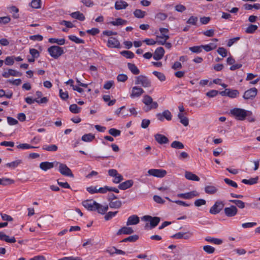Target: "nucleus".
Segmentation results:
<instances>
[{"label": "nucleus", "mask_w": 260, "mask_h": 260, "mask_svg": "<svg viewBox=\"0 0 260 260\" xmlns=\"http://www.w3.org/2000/svg\"><path fill=\"white\" fill-rule=\"evenodd\" d=\"M103 98L104 101L105 102H108V106L113 105L116 102V101L115 100H111L110 96L109 95H104Z\"/></svg>", "instance_id": "48"}, {"label": "nucleus", "mask_w": 260, "mask_h": 260, "mask_svg": "<svg viewBox=\"0 0 260 260\" xmlns=\"http://www.w3.org/2000/svg\"><path fill=\"white\" fill-rule=\"evenodd\" d=\"M144 92V90L139 87L137 86L133 87L131 91V98H137L142 95Z\"/></svg>", "instance_id": "15"}, {"label": "nucleus", "mask_w": 260, "mask_h": 260, "mask_svg": "<svg viewBox=\"0 0 260 260\" xmlns=\"http://www.w3.org/2000/svg\"><path fill=\"white\" fill-rule=\"evenodd\" d=\"M5 63L7 66H12L14 63V56H7L5 58Z\"/></svg>", "instance_id": "52"}, {"label": "nucleus", "mask_w": 260, "mask_h": 260, "mask_svg": "<svg viewBox=\"0 0 260 260\" xmlns=\"http://www.w3.org/2000/svg\"><path fill=\"white\" fill-rule=\"evenodd\" d=\"M178 118L180 120V122L181 124H182L184 126H186L189 124V119L185 116V114L184 113H179L178 114Z\"/></svg>", "instance_id": "22"}, {"label": "nucleus", "mask_w": 260, "mask_h": 260, "mask_svg": "<svg viewBox=\"0 0 260 260\" xmlns=\"http://www.w3.org/2000/svg\"><path fill=\"white\" fill-rule=\"evenodd\" d=\"M70 111L73 113H78L80 112L81 108L79 107L76 104H72L69 107Z\"/></svg>", "instance_id": "44"}, {"label": "nucleus", "mask_w": 260, "mask_h": 260, "mask_svg": "<svg viewBox=\"0 0 260 260\" xmlns=\"http://www.w3.org/2000/svg\"><path fill=\"white\" fill-rule=\"evenodd\" d=\"M159 31L160 32V36H157L156 39H165L168 40L169 39V29L166 28H160Z\"/></svg>", "instance_id": "23"}, {"label": "nucleus", "mask_w": 260, "mask_h": 260, "mask_svg": "<svg viewBox=\"0 0 260 260\" xmlns=\"http://www.w3.org/2000/svg\"><path fill=\"white\" fill-rule=\"evenodd\" d=\"M198 21V18L196 16H191L187 20V23L193 25H196Z\"/></svg>", "instance_id": "51"}, {"label": "nucleus", "mask_w": 260, "mask_h": 260, "mask_svg": "<svg viewBox=\"0 0 260 260\" xmlns=\"http://www.w3.org/2000/svg\"><path fill=\"white\" fill-rule=\"evenodd\" d=\"M224 211L225 214L228 217H233L237 214L238 209L235 206H231L229 207L225 208Z\"/></svg>", "instance_id": "14"}, {"label": "nucleus", "mask_w": 260, "mask_h": 260, "mask_svg": "<svg viewBox=\"0 0 260 260\" xmlns=\"http://www.w3.org/2000/svg\"><path fill=\"white\" fill-rule=\"evenodd\" d=\"M218 53L222 57H225L227 55V51L223 47H219L217 50Z\"/></svg>", "instance_id": "64"}, {"label": "nucleus", "mask_w": 260, "mask_h": 260, "mask_svg": "<svg viewBox=\"0 0 260 260\" xmlns=\"http://www.w3.org/2000/svg\"><path fill=\"white\" fill-rule=\"evenodd\" d=\"M120 45L119 41L115 38L110 37L107 42V46L111 48H118Z\"/></svg>", "instance_id": "21"}, {"label": "nucleus", "mask_w": 260, "mask_h": 260, "mask_svg": "<svg viewBox=\"0 0 260 260\" xmlns=\"http://www.w3.org/2000/svg\"><path fill=\"white\" fill-rule=\"evenodd\" d=\"M147 173L150 176L158 178L164 177L167 174V171L162 169H150L148 171Z\"/></svg>", "instance_id": "9"}, {"label": "nucleus", "mask_w": 260, "mask_h": 260, "mask_svg": "<svg viewBox=\"0 0 260 260\" xmlns=\"http://www.w3.org/2000/svg\"><path fill=\"white\" fill-rule=\"evenodd\" d=\"M162 114L164 118L167 120L169 121L172 119V115L171 113L168 110H165Z\"/></svg>", "instance_id": "61"}, {"label": "nucleus", "mask_w": 260, "mask_h": 260, "mask_svg": "<svg viewBox=\"0 0 260 260\" xmlns=\"http://www.w3.org/2000/svg\"><path fill=\"white\" fill-rule=\"evenodd\" d=\"M230 202L235 204L240 209H243L245 207V203L241 200H231Z\"/></svg>", "instance_id": "36"}, {"label": "nucleus", "mask_w": 260, "mask_h": 260, "mask_svg": "<svg viewBox=\"0 0 260 260\" xmlns=\"http://www.w3.org/2000/svg\"><path fill=\"white\" fill-rule=\"evenodd\" d=\"M127 6L128 4L123 1H117L115 4V8L117 10L124 9Z\"/></svg>", "instance_id": "28"}, {"label": "nucleus", "mask_w": 260, "mask_h": 260, "mask_svg": "<svg viewBox=\"0 0 260 260\" xmlns=\"http://www.w3.org/2000/svg\"><path fill=\"white\" fill-rule=\"evenodd\" d=\"M133 14L136 18H143L145 16L146 13L140 9H136L134 11Z\"/></svg>", "instance_id": "31"}, {"label": "nucleus", "mask_w": 260, "mask_h": 260, "mask_svg": "<svg viewBox=\"0 0 260 260\" xmlns=\"http://www.w3.org/2000/svg\"><path fill=\"white\" fill-rule=\"evenodd\" d=\"M95 138L94 136L92 134H85L82 137V140L85 142H91Z\"/></svg>", "instance_id": "32"}, {"label": "nucleus", "mask_w": 260, "mask_h": 260, "mask_svg": "<svg viewBox=\"0 0 260 260\" xmlns=\"http://www.w3.org/2000/svg\"><path fill=\"white\" fill-rule=\"evenodd\" d=\"M22 161L20 159H17L11 162L6 164V166L9 167L11 169H15L21 163Z\"/></svg>", "instance_id": "37"}, {"label": "nucleus", "mask_w": 260, "mask_h": 260, "mask_svg": "<svg viewBox=\"0 0 260 260\" xmlns=\"http://www.w3.org/2000/svg\"><path fill=\"white\" fill-rule=\"evenodd\" d=\"M203 49L206 52H209L215 49L217 47V45L214 43H210L208 44L202 45Z\"/></svg>", "instance_id": "30"}, {"label": "nucleus", "mask_w": 260, "mask_h": 260, "mask_svg": "<svg viewBox=\"0 0 260 260\" xmlns=\"http://www.w3.org/2000/svg\"><path fill=\"white\" fill-rule=\"evenodd\" d=\"M14 181L12 180L9 178H0V185H7L8 184H11Z\"/></svg>", "instance_id": "50"}, {"label": "nucleus", "mask_w": 260, "mask_h": 260, "mask_svg": "<svg viewBox=\"0 0 260 260\" xmlns=\"http://www.w3.org/2000/svg\"><path fill=\"white\" fill-rule=\"evenodd\" d=\"M221 96H227L230 98H235L239 94V92L236 89L226 88L224 91L219 92Z\"/></svg>", "instance_id": "8"}, {"label": "nucleus", "mask_w": 260, "mask_h": 260, "mask_svg": "<svg viewBox=\"0 0 260 260\" xmlns=\"http://www.w3.org/2000/svg\"><path fill=\"white\" fill-rule=\"evenodd\" d=\"M243 7L245 10H251L252 8L258 10L260 9V4L258 3L253 5L246 4L243 5Z\"/></svg>", "instance_id": "39"}, {"label": "nucleus", "mask_w": 260, "mask_h": 260, "mask_svg": "<svg viewBox=\"0 0 260 260\" xmlns=\"http://www.w3.org/2000/svg\"><path fill=\"white\" fill-rule=\"evenodd\" d=\"M108 174L112 178V181L115 184H118L123 180V176L116 169H109L108 171Z\"/></svg>", "instance_id": "6"}, {"label": "nucleus", "mask_w": 260, "mask_h": 260, "mask_svg": "<svg viewBox=\"0 0 260 260\" xmlns=\"http://www.w3.org/2000/svg\"><path fill=\"white\" fill-rule=\"evenodd\" d=\"M155 140L160 144H167L169 142L168 139L164 135L157 134L154 136Z\"/></svg>", "instance_id": "20"}, {"label": "nucleus", "mask_w": 260, "mask_h": 260, "mask_svg": "<svg viewBox=\"0 0 260 260\" xmlns=\"http://www.w3.org/2000/svg\"><path fill=\"white\" fill-rule=\"evenodd\" d=\"M48 42L51 44H57L58 45H63L66 43V40L63 38L57 39V38H49Z\"/></svg>", "instance_id": "26"}, {"label": "nucleus", "mask_w": 260, "mask_h": 260, "mask_svg": "<svg viewBox=\"0 0 260 260\" xmlns=\"http://www.w3.org/2000/svg\"><path fill=\"white\" fill-rule=\"evenodd\" d=\"M143 102L145 105L144 110L146 111H149L151 109H156L158 107L157 103L156 102H153L152 98L148 95L144 96Z\"/></svg>", "instance_id": "4"}, {"label": "nucleus", "mask_w": 260, "mask_h": 260, "mask_svg": "<svg viewBox=\"0 0 260 260\" xmlns=\"http://www.w3.org/2000/svg\"><path fill=\"white\" fill-rule=\"evenodd\" d=\"M118 211L115 212H109L105 216V219L106 220H109L115 216Z\"/></svg>", "instance_id": "59"}, {"label": "nucleus", "mask_w": 260, "mask_h": 260, "mask_svg": "<svg viewBox=\"0 0 260 260\" xmlns=\"http://www.w3.org/2000/svg\"><path fill=\"white\" fill-rule=\"evenodd\" d=\"M130 187V180H127L123 182L118 185V188L122 190H125Z\"/></svg>", "instance_id": "45"}, {"label": "nucleus", "mask_w": 260, "mask_h": 260, "mask_svg": "<svg viewBox=\"0 0 260 260\" xmlns=\"http://www.w3.org/2000/svg\"><path fill=\"white\" fill-rule=\"evenodd\" d=\"M258 177L255 178H251L248 180L244 179L242 180V182L245 184L253 185L256 184L257 182Z\"/></svg>", "instance_id": "33"}, {"label": "nucleus", "mask_w": 260, "mask_h": 260, "mask_svg": "<svg viewBox=\"0 0 260 260\" xmlns=\"http://www.w3.org/2000/svg\"><path fill=\"white\" fill-rule=\"evenodd\" d=\"M257 93V90L256 88H251L244 92L243 98L246 100H252L256 96Z\"/></svg>", "instance_id": "10"}, {"label": "nucleus", "mask_w": 260, "mask_h": 260, "mask_svg": "<svg viewBox=\"0 0 260 260\" xmlns=\"http://www.w3.org/2000/svg\"><path fill=\"white\" fill-rule=\"evenodd\" d=\"M171 146L173 148L178 149H183L184 148L183 144L182 142L178 141H173L171 143Z\"/></svg>", "instance_id": "34"}, {"label": "nucleus", "mask_w": 260, "mask_h": 260, "mask_svg": "<svg viewBox=\"0 0 260 260\" xmlns=\"http://www.w3.org/2000/svg\"><path fill=\"white\" fill-rule=\"evenodd\" d=\"M224 206L222 202H216L210 208V213L212 214H216L220 212Z\"/></svg>", "instance_id": "11"}, {"label": "nucleus", "mask_w": 260, "mask_h": 260, "mask_svg": "<svg viewBox=\"0 0 260 260\" xmlns=\"http://www.w3.org/2000/svg\"><path fill=\"white\" fill-rule=\"evenodd\" d=\"M129 234H130V228L125 226H124L121 229H119L116 233L117 235Z\"/></svg>", "instance_id": "43"}, {"label": "nucleus", "mask_w": 260, "mask_h": 260, "mask_svg": "<svg viewBox=\"0 0 260 260\" xmlns=\"http://www.w3.org/2000/svg\"><path fill=\"white\" fill-rule=\"evenodd\" d=\"M165 53V50L161 47L157 48L154 53L153 58L155 60H158L162 58Z\"/></svg>", "instance_id": "18"}, {"label": "nucleus", "mask_w": 260, "mask_h": 260, "mask_svg": "<svg viewBox=\"0 0 260 260\" xmlns=\"http://www.w3.org/2000/svg\"><path fill=\"white\" fill-rule=\"evenodd\" d=\"M142 220L145 221H149L150 224L148 223H146L145 225V229L148 230L149 229H152L155 227L159 222L160 218L158 217H152L149 215L144 216L142 218Z\"/></svg>", "instance_id": "3"}, {"label": "nucleus", "mask_w": 260, "mask_h": 260, "mask_svg": "<svg viewBox=\"0 0 260 260\" xmlns=\"http://www.w3.org/2000/svg\"><path fill=\"white\" fill-rule=\"evenodd\" d=\"M251 114V111L243 109L235 108L230 111V114L238 120H244L246 116Z\"/></svg>", "instance_id": "1"}, {"label": "nucleus", "mask_w": 260, "mask_h": 260, "mask_svg": "<svg viewBox=\"0 0 260 260\" xmlns=\"http://www.w3.org/2000/svg\"><path fill=\"white\" fill-rule=\"evenodd\" d=\"M258 26L256 25L250 24L246 29L245 32L247 34H253L257 29Z\"/></svg>", "instance_id": "42"}, {"label": "nucleus", "mask_w": 260, "mask_h": 260, "mask_svg": "<svg viewBox=\"0 0 260 260\" xmlns=\"http://www.w3.org/2000/svg\"><path fill=\"white\" fill-rule=\"evenodd\" d=\"M109 133L114 137H117L120 135V131L117 129L112 128L109 130Z\"/></svg>", "instance_id": "58"}, {"label": "nucleus", "mask_w": 260, "mask_h": 260, "mask_svg": "<svg viewBox=\"0 0 260 260\" xmlns=\"http://www.w3.org/2000/svg\"><path fill=\"white\" fill-rule=\"evenodd\" d=\"M49 55L54 59H57L64 53L63 48L59 46H51L47 49Z\"/></svg>", "instance_id": "2"}, {"label": "nucleus", "mask_w": 260, "mask_h": 260, "mask_svg": "<svg viewBox=\"0 0 260 260\" xmlns=\"http://www.w3.org/2000/svg\"><path fill=\"white\" fill-rule=\"evenodd\" d=\"M189 158V155L186 152L183 151L178 155V158L181 160H184Z\"/></svg>", "instance_id": "57"}, {"label": "nucleus", "mask_w": 260, "mask_h": 260, "mask_svg": "<svg viewBox=\"0 0 260 260\" xmlns=\"http://www.w3.org/2000/svg\"><path fill=\"white\" fill-rule=\"evenodd\" d=\"M121 206V202L119 200L111 201L109 203V207L111 208L118 209Z\"/></svg>", "instance_id": "35"}, {"label": "nucleus", "mask_w": 260, "mask_h": 260, "mask_svg": "<svg viewBox=\"0 0 260 260\" xmlns=\"http://www.w3.org/2000/svg\"><path fill=\"white\" fill-rule=\"evenodd\" d=\"M21 75V74L16 70L13 69H8L7 71L3 72L2 76L3 77L7 78L10 76L13 77H19Z\"/></svg>", "instance_id": "13"}, {"label": "nucleus", "mask_w": 260, "mask_h": 260, "mask_svg": "<svg viewBox=\"0 0 260 260\" xmlns=\"http://www.w3.org/2000/svg\"><path fill=\"white\" fill-rule=\"evenodd\" d=\"M185 177L188 180L199 181L200 178L191 172L186 171L184 174Z\"/></svg>", "instance_id": "24"}, {"label": "nucleus", "mask_w": 260, "mask_h": 260, "mask_svg": "<svg viewBox=\"0 0 260 260\" xmlns=\"http://www.w3.org/2000/svg\"><path fill=\"white\" fill-rule=\"evenodd\" d=\"M153 74L161 82L164 81L166 80V77L162 73L157 71H154Z\"/></svg>", "instance_id": "49"}, {"label": "nucleus", "mask_w": 260, "mask_h": 260, "mask_svg": "<svg viewBox=\"0 0 260 260\" xmlns=\"http://www.w3.org/2000/svg\"><path fill=\"white\" fill-rule=\"evenodd\" d=\"M29 53L31 55L32 57L37 58L40 56L39 52L35 48H31L29 49Z\"/></svg>", "instance_id": "55"}, {"label": "nucleus", "mask_w": 260, "mask_h": 260, "mask_svg": "<svg viewBox=\"0 0 260 260\" xmlns=\"http://www.w3.org/2000/svg\"><path fill=\"white\" fill-rule=\"evenodd\" d=\"M68 38L71 41H72L77 44H83L84 42L83 40L80 39L78 37H77L74 35L69 36Z\"/></svg>", "instance_id": "41"}, {"label": "nucleus", "mask_w": 260, "mask_h": 260, "mask_svg": "<svg viewBox=\"0 0 260 260\" xmlns=\"http://www.w3.org/2000/svg\"><path fill=\"white\" fill-rule=\"evenodd\" d=\"M134 83L135 85H140L143 87H149L151 85L150 80L145 76L140 75L135 77Z\"/></svg>", "instance_id": "5"}, {"label": "nucleus", "mask_w": 260, "mask_h": 260, "mask_svg": "<svg viewBox=\"0 0 260 260\" xmlns=\"http://www.w3.org/2000/svg\"><path fill=\"white\" fill-rule=\"evenodd\" d=\"M189 50L193 53H199L202 52L203 49L202 45L201 46H196L191 47L189 48Z\"/></svg>", "instance_id": "47"}, {"label": "nucleus", "mask_w": 260, "mask_h": 260, "mask_svg": "<svg viewBox=\"0 0 260 260\" xmlns=\"http://www.w3.org/2000/svg\"><path fill=\"white\" fill-rule=\"evenodd\" d=\"M97 202L92 200H87L82 202V205L89 211H95Z\"/></svg>", "instance_id": "12"}, {"label": "nucleus", "mask_w": 260, "mask_h": 260, "mask_svg": "<svg viewBox=\"0 0 260 260\" xmlns=\"http://www.w3.org/2000/svg\"><path fill=\"white\" fill-rule=\"evenodd\" d=\"M203 250L208 254H211L215 251V248L210 245H206L203 246Z\"/></svg>", "instance_id": "53"}, {"label": "nucleus", "mask_w": 260, "mask_h": 260, "mask_svg": "<svg viewBox=\"0 0 260 260\" xmlns=\"http://www.w3.org/2000/svg\"><path fill=\"white\" fill-rule=\"evenodd\" d=\"M218 190V189L213 185H208L205 187V191L208 194H214Z\"/></svg>", "instance_id": "29"}, {"label": "nucleus", "mask_w": 260, "mask_h": 260, "mask_svg": "<svg viewBox=\"0 0 260 260\" xmlns=\"http://www.w3.org/2000/svg\"><path fill=\"white\" fill-rule=\"evenodd\" d=\"M11 18L10 16H7L0 17V24H7L11 21Z\"/></svg>", "instance_id": "54"}, {"label": "nucleus", "mask_w": 260, "mask_h": 260, "mask_svg": "<svg viewBox=\"0 0 260 260\" xmlns=\"http://www.w3.org/2000/svg\"><path fill=\"white\" fill-rule=\"evenodd\" d=\"M199 194L196 190H193L184 193L178 194V197L185 199H190L199 196Z\"/></svg>", "instance_id": "17"}, {"label": "nucleus", "mask_w": 260, "mask_h": 260, "mask_svg": "<svg viewBox=\"0 0 260 260\" xmlns=\"http://www.w3.org/2000/svg\"><path fill=\"white\" fill-rule=\"evenodd\" d=\"M59 24L60 25L66 26L67 28H73L74 26V25L72 23V22L66 20L61 21L59 22Z\"/></svg>", "instance_id": "60"}, {"label": "nucleus", "mask_w": 260, "mask_h": 260, "mask_svg": "<svg viewBox=\"0 0 260 260\" xmlns=\"http://www.w3.org/2000/svg\"><path fill=\"white\" fill-rule=\"evenodd\" d=\"M205 240L208 242L213 243L216 245H220L222 243L223 241L220 239L215 238L211 237H207L205 238Z\"/></svg>", "instance_id": "27"}, {"label": "nucleus", "mask_w": 260, "mask_h": 260, "mask_svg": "<svg viewBox=\"0 0 260 260\" xmlns=\"http://www.w3.org/2000/svg\"><path fill=\"white\" fill-rule=\"evenodd\" d=\"M56 162H48L44 161L40 164V168L44 171H47L49 169H52L56 165Z\"/></svg>", "instance_id": "16"}, {"label": "nucleus", "mask_w": 260, "mask_h": 260, "mask_svg": "<svg viewBox=\"0 0 260 260\" xmlns=\"http://www.w3.org/2000/svg\"><path fill=\"white\" fill-rule=\"evenodd\" d=\"M59 96L63 100H66L69 98L68 92L63 91L62 89H60L59 90Z\"/></svg>", "instance_id": "56"}, {"label": "nucleus", "mask_w": 260, "mask_h": 260, "mask_svg": "<svg viewBox=\"0 0 260 260\" xmlns=\"http://www.w3.org/2000/svg\"><path fill=\"white\" fill-rule=\"evenodd\" d=\"M58 260H82V258L79 256H66L62 258H59Z\"/></svg>", "instance_id": "63"}, {"label": "nucleus", "mask_w": 260, "mask_h": 260, "mask_svg": "<svg viewBox=\"0 0 260 260\" xmlns=\"http://www.w3.org/2000/svg\"><path fill=\"white\" fill-rule=\"evenodd\" d=\"M41 0H32L30 3V6L34 9H39L41 8Z\"/></svg>", "instance_id": "46"}, {"label": "nucleus", "mask_w": 260, "mask_h": 260, "mask_svg": "<svg viewBox=\"0 0 260 260\" xmlns=\"http://www.w3.org/2000/svg\"><path fill=\"white\" fill-rule=\"evenodd\" d=\"M70 16L72 18L81 21H84L85 19V17L83 14L79 11L73 12L70 14Z\"/></svg>", "instance_id": "25"}, {"label": "nucleus", "mask_w": 260, "mask_h": 260, "mask_svg": "<svg viewBox=\"0 0 260 260\" xmlns=\"http://www.w3.org/2000/svg\"><path fill=\"white\" fill-rule=\"evenodd\" d=\"M17 148L22 150H26L31 148H37L38 147L33 146L27 143L19 144L17 146Z\"/></svg>", "instance_id": "38"}, {"label": "nucleus", "mask_w": 260, "mask_h": 260, "mask_svg": "<svg viewBox=\"0 0 260 260\" xmlns=\"http://www.w3.org/2000/svg\"><path fill=\"white\" fill-rule=\"evenodd\" d=\"M56 165H58V171L62 175L70 177H74L71 170L66 165L57 161Z\"/></svg>", "instance_id": "7"}, {"label": "nucleus", "mask_w": 260, "mask_h": 260, "mask_svg": "<svg viewBox=\"0 0 260 260\" xmlns=\"http://www.w3.org/2000/svg\"><path fill=\"white\" fill-rule=\"evenodd\" d=\"M96 208H95V211H97L98 212L101 214H104L108 210V205H101L98 203L96 204Z\"/></svg>", "instance_id": "19"}, {"label": "nucleus", "mask_w": 260, "mask_h": 260, "mask_svg": "<svg viewBox=\"0 0 260 260\" xmlns=\"http://www.w3.org/2000/svg\"><path fill=\"white\" fill-rule=\"evenodd\" d=\"M42 149L48 151H56L57 150V146L55 145H44Z\"/></svg>", "instance_id": "40"}, {"label": "nucleus", "mask_w": 260, "mask_h": 260, "mask_svg": "<svg viewBox=\"0 0 260 260\" xmlns=\"http://www.w3.org/2000/svg\"><path fill=\"white\" fill-rule=\"evenodd\" d=\"M224 181L227 184H228L230 186H231L235 188L238 187V185L237 183L232 180H230V179L225 178L224 179Z\"/></svg>", "instance_id": "62"}]
</instances>
